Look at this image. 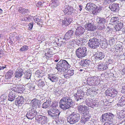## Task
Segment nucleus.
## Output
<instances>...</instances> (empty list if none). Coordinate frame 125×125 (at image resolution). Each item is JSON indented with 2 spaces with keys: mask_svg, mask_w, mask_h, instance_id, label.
I'll list each match as a JSON object with an SVG mask.
<instances>
[{
  "mask_svg": "<svg viewBox=\"0 0 125 125\" xmlns=\"http://www.w3.org/2000/svg\"><path fill=\"white\" fill-rule=\"evenodd\" d=\"M57 105L58 104L57 103L55 102H52V104L50 106L51 107L53 108L57 106Z\"/></svg>",
  "mask_w": 125,
  "mask_h": 125,
  "instance_id": "obj_55",
  "label": "nucleus"
},
{
  "mask_svg": "<svg viewBox=\"0 0 125 125\" xmlns=\"http://www.w3.org/2000/svg\"><path fill=\"white\" fill-rule=\"evenodd\" d=\"M46 117L40 115H37L36 116V120L42 125L45 124L47 122Z\"/></svg>",
  "mask_w": 125,
  "mask_h": 125,
  "instance_id": "obj_11",
  "label": "nucleus"
},
{
  "mask_svg": "<svg viewBox=\"0 0 125 125\" xmlns=\"http://www.w3.org/2000/svg\"><path fill=\"white\" fill-rule=\"evenodd\" d=\"M111 3L110 0H104V3L105 4H109Z\"/></svg>",
  "mask_w": 125,
  "mask_h": 125,
  "instance_id": "obj_62",
  "label": "nucleus"
},
{
  "mask_svg": "<svg viewBox=\"0 0 125 125\" xmlns=\"http://www.w3.org/2000/svg\"><path fill=\"white\" fill-rule=\"evenodd\" d=\"M123 24L122 22H119L118 23H117L116 25V26L117 28L116 30H117L118 31L120 30V29H121L123 27Z\"/></svg>",
  "mask_w": 125,
  "mask_h": 125,
  "instance_id": "obj_45",
  "label": "nucleus"
},
{
  "mask_svg": "<svg viewBox=\"0 0 125 125\" xmlns=\"http://www.w3.org/2000/svg\"><path fill=\"white\" fill-rule=\"evenodd\" d=\"M81 37L82 44L83 45H85L88 41L87 38L86 37H83V38Z\"/></svg>",
  "mask_w": 125,
  "mask_h": 125,
  "instance_id": "obj_46",
  "label": "nucleus"
},
{
  "mask_svg": "<svg viewBox=\"0 0 125 125\" xmlns=\"http://www.w3.org/2000/svg\"><path fill=\"white\" fill-rule=\"evenodd\" d=\"M69 67V65L67 62L65 60H63V72H65Z\"/></svg>",
  "mask_w": 125,
  "mask_h": 125,
  "instance_id": "obj_30",
  "label": "nucleus"
},
{
  "mask_svg": "<svg viewBox=\"0 0 125 125\" xmlns=\"http://www.w3.org/2000/svg\"><path fill=\"white\" fill-rule=\"evenodd\" d=\"M119 19L117 17H113L111 18L110 21L112 24L115 25L119 22L118 21Z\"/></svg>",
  "mask_w": 125,
  "mask_h": 125,
  "instance_id": "obj_35",
  "label": "nucleus"
},
{
  "mask_svg": "<svg viewBox=\"0 0 125 125\" xmlns=\"http://www.w3.org/2000/svg\"><path fill=\"white\" fill-rule=\"evenodd\" d=\"M77 108L78 112L80 113H83L84 114L86 113L87 112H89V107L85 105H78Z\"/></svg>",
  "mask_w": 125,
  "mask_h": 125,
  "instance_id": "obj_9",
  "label": "nucleus"
},
{
  "mask_svg": "<svg viewBox=\"0 0 125 125\" xmlns=\"http://www.w3.org/2000/svg\"><path fill=\"white\" fill-rule=\"evenodd\" d=\"M122 115V117L124 118L125 117V110L124 111V110H121L120 111V114Z\"/></svg>",
  "mask_w": 125,
  "mask_h": 125,
  "instance_id": "obj_56",
  "label": "nucleus"
},
{
  "mask_svg": "<svg viewBox=\"0 0 125 125\" xmlns=\"http://www.w3.org/2000/svg\"><path fill=\"white\" fill-rule=\"evenodd\" d=\"M33 24L32 23H30L28 25V28L30 29H31L32 28Z\"/></svg>",
  "mask_w": 125,
  "mask_h": 125,
  "instance_id": "obj_59",
  "label": "nucleus"
},
{
  "mask_svg": "<svg viewBox=\"0 0 125 125\" xmlns=\"http://www.w3.org/2000/svg\"><path fill=\"white\" fill-rule=\"evenodd\" d=\"M48 78L52 82H55L58 80V78L55 74H49Z\"/></svg>",
  "mask_w": 125,
  "mask_h": 125,
  "instance_id": "obj_28",
  "label": "nucleus"
},
{
  "mask_svg": "<svg viewBox=\"0 0 125 125\" xmlns=\"http://www.w3.org/2000/svg\"><path fill=\"white\" fill-rule=\"evenodd\" d=\"M40 101L36 98L33 99L31 101V104L32 107L36 108L38 107H39Z\"/></svg>",
  "mask_w": 125,
  "mask_h": 125,
  "instance_id": "obj_18",
  "label": "nucleus"
},
{
  "mask_svg": "<svg viewBox=\"0 0 125 125\" xmlns=\"http://www.w3.org/2000/svg\"><path fill=\"white\" fill-rule=\"evenodd\" d=\"M91 61L90 60L85 59L82 60L80 62V64L82 66H87L90 64Z\"/></svg>",
  "mask_w": 125,
  "mask_h": 125,
  "instance_id": "obj_23",
  "label": "nucleus"
},
{
  "mask_svg": "<svg viewBox=\"0 0 125 125\" xmlns=\"http://www.w3.org/2000/svg\"><path fill=\"white\" fill-rule=\"evenodd\" d=\"M84 94L81 91L78 90L77 92L74 95L75 100L79 99H80L81 97L83 98L84 96Z\"/></svg>",
  "mask_w": 125,
  "mask_h": 125,
  "instance_id": "obj_21",
  "label": "nucleus"
},
{
  "mask_svg": "<svg viewBox=\"0 0 125 125\" xmlns=\"http://www.w3.org/2000/svg\"><path fill=\"white\" fill-rule=\"evenodd\" d=\"M99 103L96 101H93L91 107L93 108L94 109L98 107L99 106Z\"/></svg>",
  "mask_w": 125,
  "mask_h": 125,
  "instance_id": "obj_41",
  "label": "nucleus"
},
{
  "mask_svg": "<svg viewBox=\"0 0 125 125\" xmlns=\"http://www.w3.org/2000/svg\"><path fill=\"white\" fill-rule=\"evenodd\" d=\"M117 92V91L113 90V91H112L111 94H110V96L113 97H115L116 95Z\"/></svg>",
  "mask_w": 125,
  "mask_h": 125,
  "instance_id": "obj_50",
  "label": "nucleus"
},
{
  "mask_svg": "<svg viewBox=\"0 0 125 125\" xmlns=\"http://www.w3.org/2000/svg\"><path fill=\"white\" fill-rule=\"evenodd\" d=\"M99 37H100V42H102L101 45L102 47L104 48H106L107 47V44L106 41H104V40L103 39H104V37L103 36H99Z\"/></svg>",
  "mask_w": 125,
  "mask_h": 125,
  "instance_id": "obj_31",
  "label": "nucleus"
},
{
  "mask_svg": "<svg viewBox=\"0 0 125 125\" xmlns=\"http://www.w3.org/2000/svg\"><path fill=\"white\" fill-rule=\"evenodd\" d=\"M123 50L122 46L120 44H117L116 46L115 51L117 52H120Z\"/></svg>",
  "mask_w": 125,
  "mask_h": 125,
  "instance_id": "obj_37",
  "label": "nucleus"
},
{
  "mask_svg": "<svg viewBox=\"0 0 125 125\" xmlns=\"http://www.w3.org/2000/svg\"><path fill=\"white\" fill-rule=\"evenodd\" d=\"M109 8L112 11L116 12L118 11L119 9L118 5L117 3L110 4Z\"/></svg>",
  "mask_w": 125,
  "mask_h": 125,
  "instance_id": "obj_16",
  "label": "nucleus"
},
{
  "mask_svg": "<svg viewBox=\"0 0 125 125\" xmlns=\"http://www.w3.org/2000/svg\"><path fill=\"white\" fill-rule=\"evenodd\" d=\"M73 71L74 70L72 69H71L68 70H67L65 72H63L64 73H63V75L64 78L67 79L74 74Z\"/></svg>",
  "mask_w": 125,
  "mask_h": 125,
  "instance_id": "obj_15",
  "label": "nucleus"
},
{
  "mask_svg": "<svg viewBox=\"0 0 125 125\" xmlns=\"http://www.w3.org/2000/svg\"><path fill=\"white\" fill-rule=\"evenodd\" d=\"M112 91L110 89L109 90H106V91L105 93L106 95L110 96V94H111Z\"/></svg>",
  "mask_w": 125,
  "mask_h": 125,
  "instance_id": "obj_57",
  "label": "nucleus"
},
{
  "mask_svg": "<svg viewBox=\"0 0 125 125\" xmlns=\"http://www.w3.org/2000/svg\"><path fill=\"white\" fill-rule=\"evenodd\" d=\"M94 4L90 2L88 3L87 4L85 9L87 10L88 11L90 12H93L94 11Z\"/></svg>",
  "mask_w": 125,
  "mask_h": 125,
  "instance_id": "obj_19",
  "label": "nucleus"
},
{
  "mask_svg": "<svg viewBox=\"0 0 125 125\" xmlns=\"http://www.w3.org/2000/svg\"><path fill=\"white\" fill-rule=\"evenodd\" d=\"M40 72V71H37L38 74L41 77L43 75V74Z\"/></svg>",
  "mask_w": 125,
  "mask_h": 125,
  "instance_id": "obj_64",
  "label": "nucleus"
},
{
  "mask_svg": "<svg viewBox=\"0 0 125 125\" xmlns=\"http://www.w3.org/2000/svg\"><path fill=\"white\" fill-rule=\"evenodd\" d=\"M73 102L69 98L66 96L63 97V110H66L72 106Z\"/></svg>",
  "mask_w": 125,
  "mask_h": 125,
  "instance_id": "obj_4",
  "label": "nucleus"
},
{
  "mask_svg": "<svg viewBox=\"0 0 125 125\" xmlns=\"http://www.w3.org/2000/svg\"><path fill=\"white\" fill-rule=\"evenodd\" d=\"M29 17H25L24 18L22 19L23 21H25L26 22H27L29 20Z\"/></svg>",
  "mask_w": 125,
  "mask_h": 125,
  "instance_id": "obj_61",
  "label": "nucleus"
},
{
  "mask_svg": "<svg viewBox=\"0 0 125 125\" xmlns=\"http://www.w3.org/2000/svg\"><path fill=\"white\" fill-rule=\"evenodd\" d=\"M79 38H80L79 39H78V38H77V39L76 40V41L75 40V41H74V42H75V43L78 45H79L82 44L81 42H81V37H80Z\"/></svg>",
  "mask_w": 125,
  "mask_h": 125,
  "instance_id": "obj_53",
  "label": "nucleus"
},
{
  "mask_svg": "<svg viewBox=\"0 0 125 125\" xmlns=\"http://www.w3.org/2000/svg\"><path fill=\"white\" fill-rule=\"evenodd\" d=\"M78 104H81L84 101V99L82 97H81L80 99H79L75 100Z\"/></svg>",
  "mask_w": 125,
  "mask_h": 125,
  "instance_id": "obj_54",
  "label": "nucleus"
},
{
  "mask_svg": "<svg viewBox=\"0 0 125 125\" xmlns=\"http://www.w3.org/2000/svg\"><path fill=\"white\" fill-rule=\"evenodd\" d=\"M74 40H73L72 41H70L69 42H67L66 43L65 42V43H66L67 45H68L69 47H71L72 46H73V45L74 43Z\"/></svg>",
  "mask_w": 125,
  "mask_h": 125,
  "instance_id": "obj_51",
  "label": "nucleus"
},
{
  "mask_svg": "<svg viewBox=\"0 0 125 125\" xmlns=\"http://www.w3.org/2000/svg\"><path fill=\"white\" fill-rule=\"evenodd\" d=\"M11 89L12 90L11 91H13L16 93H21L22 92L21 89L20 88L18 87H13Z\"/></svg>",
  "mask_w": 125,
  "mask_h": 125,
  "instance_id": "obj_38",
  "label": "nucleus"
},
{
  "mask_svg": "<svg viewBox=\"0 0 125 125\" xmlns=\"http://www.w3.org/2000/svg\"><path fill=\"white\" fill-rule=\"evenodd\" d=\"M94 11L93 12V14L94 15H97L98 13L100 12L102 10L103 7L102 6L97 4L94 5Z\"/></svg>",
  "mask_w": 125,
  "mask_h": 125,
  "instance_id": "obj_17",
  "label": "nucleus"
},
{
  "mask_svg": "<svg viewBox=\"0 0 125 125\" xmlns=\"http://www.w3.org/2000/svg\"><path fill=\"white\" fill-rule=\"evenodd\" d=\"M93 101L91 99H87L85 101L86 104L88 106L91 107Z\"/></svg>",
  "mask_w": 125,
  "mask_h": 125,
  "instance_id": "obj_42",
  "label": "nucleus"
},
{
  "mask_svg": "<svg viewBox=\"0 0 125 125\" xmlns=\"http://www.w3.org/2000/svg\"><path fill=\"white\" fill-rule=\"evenodd\" d=\"M62 98L61 99L60 102H59L60 107L62 109Z\"/></svg>",
  "mask_w": 125,
  "mask_h": 125,
  "instance_id": "obj_60",
  "label": "nucleus"
},
{
  "mask_svg": "<svg viewBox=\"0 0 125 125\" xmlns=\"http://www.w3.org/2000/svg\"><path fill=\"white\" fill-rule=\"evenodd\" d=\"M72 21V20L70 18L68 17H66V18H64L63 21V25H65V26H67L70 24Z\"/></svg>",
  "mask_w": 125,
  "mask_h": 125,
  "instance_id": "obj_32",
  "label": "nucleus"
},
{
  "mask_svg": "<svg viewBox=\"0 0 125 125\" xmlns=\"http://www.w3.org/2000/svg\"><path fill=\"white\" fill-rule=\"evenodd\" d=\"M28 49V46L26 45H24L20 48V51L22 52H24L27 51Z\"/></svg>",
  "mask_w": 125,
  "mask_h": 125,
  "instance_id": "obj_47",
  "label": "nucleus"
},
{
  "mask_svg": "<svg viewBox=\"0 0 125 125\" xmlns=\"http://www.w3.org/2000/svg\"><path fill=\"white\" fill-rule=\"evenodd\" d=\"M18 96L17 94L13 91H10L8 96V100L11 102L13 101Z\"/></svg>",
  "mask_w": 125,
  "mask_h": 125,
  "instance_id": "obj_12",
  "label": "nucleus"
},
{
  "mask_svg": "<svg viewBox=\"0 0 125 125\" xmlns=\"http://www.w3.org/2000/svg\"><path fill=\"white\" fill-rule=\"evenodd\" d=\"M57 57V56L56 55H55L54 58V60L55 62H57L59 60V59H56V57Z\"/></svg>",
  "mask_w": 125,
  "mask_h": 125,
  "instance_id": "obj_63",
  "label": "nucleus"
},
{
  "mask_svg": "<svg viewBox=\"0 0 125 125\" xmlns=\"http://www.w3.org/2000/svg\"><path fill=\"white\" fill-rule=\"evenodd\" d=\"M95 57L98 59L100 60H101L102 59L104 58L105 55L103 52H97L95 54Z\"/></svg>",
  "mask_w": 125,
  "mask_h": 125,
  "instance_id": "obj_33",
  "label": "nucleus"
},
{
  "mask_svg": "<svg viewBox=\"0 0 125 125\" xmlns=\"http://www.w3.org/2000/svg\"><path fill=\"white\" fill-rule=\"evenodd\" d=\"M60 113V112L58 109L54 108L50 109L48 111L49 115H50L53 119L58 118Z\"/></svg>",
  "mask_w": 125,
  "mask_h": 125,
  "instance_id": "obj_7",
  "label": "nucleus"
},
{
  "mask_svg": "<svg viewBox=\"0 0 125 125\" xmlns=\"http://www.w3.org/2000/svg\"><path fill=\"white\" fill-rule=\"evenodd\" d=\"M80 119V114L75 112L72 113L68 117L67 120L70 124H73L77 122Z\"/></svg>",
  "mask_w": 125,
  "mask_h": 125,
  "instance_id": "obj_2",
  "label": "nucleus"
},
{
  "mask_svg": "<svg viewBox=\"0 0 125 125\" xmlns=\"http://www.w3.org/2000/svg\"><path fill=\"white\" fill-rule=\"evenodd\" d=\"M36 108H30L29 111L28 112L26 115V117L29 119H32L36 115H38V113Z\"/></svg>",
  "mask_w": 125,
  "mask_h": 125,
  "instance_id": "obj_6",
  "label": "nucleus"
},
{
  "mask_svg": "<svg viewBox=\"0 0 125 125\" xmlns=\"http://www.w3.org/2000/svg\"><path fill=\"white\" fill-rule=\"evenodd\" d=\"M106 22V20L103 18H98L96 20V24H99L103 25Z\"/></svg>",
  "mask_w": 125,
  "mask_h": 125,
  "instance_id": "obj_27",
  "label": "nucleus"
},
{
  "mask_svg": "<svg viewBox=\"0 0 125 125\" xmlns=\"http://www.w3.org/2000/svg\"><path fill=\"white\" fill-rule=\"evenodd\" d=\"M114 117V115L112 113H108L102 115V120L103 121L110 122H114L113 118Z\"/></svg>",
  "mask_w": 125,
  "mask_h": 125,
  "instance_id": "obj_5",
  "label": "nucleus"
},
{
  "mask_svg": "<svg viewBox=\"0 0 125 125\" xmlns=\"http://www.w3.org/2000/svg\"><path fill=\"white\" fill-rule=\"evenodd\" d=\"M85 31L83 27L80 26H78L76 29L75 33L76 38L80 37L82 36V35L83 34Z\"/></svg>",
  "mask_w": 125,
  "mask_h": 125,
  "instance_id": "obj_10",
  "label": "nucleus"
},
{
  "mask_svg": "<svg viewBox=\"0 0 125 125\" xmlns=\"http://www.w3.org/2000/svg\"><path fill=\"white\" fill-rule=\"evenodd\" d=\"M51 102L52 101L50 99L47 100L46 102L42 104V108L44 109H46L48 107L51 105Z\"/></svg>",
  "mask_w": 125,
  "mask_h": 125,
  "instance_id": "obj_26",
  "label": "nucleus"
},
{
  "mask_svg": "<svg viewBox=\"0 0 125 125\" xmlns=\"http://www.w3.org/2000/svg\"><path fill=\"white\" fill-rule=\"evenodd\" d=\"M125 104V95L122 96L119 100L118 103L117 104L118 106H122Z\"/></svg>",
  "mask_w": 125,
  "mask_h": 125,
  "instance_id": "obj_29",
  "label": "nucleus"
},
{
  "mask_svg": "<svg viewBox=\"0 0 125 125\" xmlns=\"http://www.w3.org/2000/svg\"><path fill=\"white\" fill-rule=\"evenodd\" d=\"M76 56L79 58H82L87 54L86 48L85 47H80L76 51Z\"/></svg>",
  "mask_w": 125,
  "mask_h": 125,
  "instance_id": "obj_3",
  "label": "nucleus"
},
{
  "mask_svg": "<svg viewBox=\"0 0 125 125\" xmlns=\"http://www.w3.org/2000/svg\"><path fill=\"white\" fill-rule=\"evenodd\" d=\"M16 101H17V105L19 106H21L22 104H23L24 99L22 96H18L16 98Z\"/></svg>",
  "mask_w": 125,
  "mask_h": 125,
  "instance_id": "obj_25",
  "label": "nucleus"
},
{
  "mask_svg": "<svg viewBox=\"0 0 125 125\" xmlns=\"http://www.w3.org/2000/svg\"><path fill=\"white\" fill-rule=\"evenodd\" d=\"M23 74V70L21 68H18L15 71L14 73V78L16 80H18L17 82H19L21 80V78Z\"/></svg>",
  "mask_w": 125,
  "mask_h": 125,
  "instance_id": "obj_8",
  "label": "nucleus"
},
{
  "mask_svg": "<svg viewBox=\"0 0 125 125\" xmlns=\"http://www.w3.org/2000/svg\"><path fill=\"white\" fill-rule=\"evenodd\" d=\"M100 39L94 37L89 39L88 42L89 46L91 49H95L98 48L100 44Z\"/></svg>",
  "mask_w": 125,
  "mask_h": 125,
  "instance_id": "obj_1",
  "label": "nucleus"
},
{
  "mask_svg": "<svg viewBox=\"0 0 125 125\" xmlns=\"http://www.w3.org/2000/svg\"><path fill=\"white\" fill-rule=\"evenodd\" d=\"M73 31L72 30H71L68 31L65 34L64 36V38L63 39V40H66V39H70V38L72 37L73 36Z\"/></svg>",
  "mask_w": 125,
  "mask_h": 125,
  "instance_id": "obj_24",
  "label": "nucleus"
},
{
  "mask_svg": "<svg viewBox=\"0 0 125 125\" xmlns=\"http://www.w3.org/2000/svg\"><path fill=\"white\" fill-rule=\"evenodd\" d=\"M33 19L35 22L37 23L38 25L40 24L42 21V20L39 19L36 17H34L33 18Z\"/></svg>",
  "mask_w": 125,
  "mask_h": 125,
  "instance_id": "obj_48",
  "label": "nucleus"
},
{
  "mask_svg": "<svg viewBox=\"0 0 125 125\" xmlns=\"http://www.w3.org/2000/svg\"><path fill=\"white\" fill-rule=\"evenodd\" d=\"M85 27L89 31H94L96 29V27L95 26L92 24L91 23H89L85 25Z\"/></svg>",
  "mask_w": 125,
  "mask_h": 125,
  "instance_id": "obj_20",
  "label": "nucleus"
},
{
  "mask_svg": "<svg viewBox=\"0 0 125 125\" xmlns=\"http://www.w3.org/2000/svg\"><path fill=\"white\" fill-rule=\"evenodd\" d=\"M13 73L12 72H8L6 74L5 78L6 79H10L13 75Z\"/></svg>",
  "mask_w": 125,
  "mask_h": 125,
  "instance_id": "obj_43",
  "label": "nucleus"
},
{
  "mask_svg": "<svg viewBox=\"0 0 125 125\" xmlns=\"http://www.w3.org/2000/svg\"><path fill=\"white\" fill-rule=\"evenodd\" d=\"M97 79V77H88L86 81L87 84L90 86L95 85L96 84L95 80Z\"/></svg>",
  "mask_w": 125,
  "mask_h": 125,
  "instance_id": "obj_14",
  "label": "nucleus"
},
{
  "mask_svg": "<svg viewBox=\"0 0 125 125\" xmlns=\"http://www.w3.org/2000/svg\"><path fill=\"white\" fill-rule=\"evenodd\" d=\"M31 73L30 71H26L24 74V78L27 79H30L31 76Z\"/></svg>",
  "mask_w": 125,
  "mask_h": 125,
  "instance_id": "obj_39",
  "label": "nucleus"
},
{
  "mask_svg": "<svg viewBox=\"0 0 125 125\" xmlns=\"http://www.w3.org/2000/svg\"><path fill=\"white\" fill-rule=\"evenodd\" d=\"M28 89L30 91H33L34 89L35 85L34 83H29L27 84Z\"/></svg>",
  "mask_w": 125,
  "mask_h": 125,
  "instance_id": "obj_44",
  "label": "nucleus"
},
{
  "mask_svg": "<svg viewBox=\"0 0 125 125\" xmlns=\"http://www.w3.org/2000/svg\"><path fill=\"white\" fill-rule=\"evenodd\" d=\"M81 118V123H85V122L89 120V119L91 117V115L89 113L87 112L86 113L83 114Z\"/></svg>",
  "mask_w": 125,
  "mask_h": 125,
  "instance_id": "obj_13",
  "label": "nucleus"
},
{
  "mask_svg": "<svg viewBox=\"0 0 125 125\" xmlns=\"http://www.w3.org/2000/svg\"><path fill=\"white\" fill-rule=\"evenodd\" d=\"M37 82L38 86L40 88H42L45 85L44 82L42 80H40L38 81H37Z\"/></svg>",
  "mask_w": 125,
  "mask_h": 125,
  "instance_id": "obj_36",
  "label": "nucleus"
},
{
  "mask_svg": "<svg viewBox=\"0 0 125 125\" xmlns=\"http://www.w3.org/2000/svg\"><path fill=\"white\" fill-rule=\"evenodd\" d=\"M7 98V96L4 94L0 96V102L6 101Z\"/></svg>",
  "mask_w": 125,
  "mask_h": 125,
  "instance_id": "obj_49",
  "label": "nucleus"
},
{
  "mask_svg": "<svg viewBox=\"0 0 125 125\" xmlns=\"http://www.w3.org/2000/svg\"><path fill=\"white\" fill-rule=\"evenodd\" d=\"M62 60H61L60 61L58 62L57 65V69L58 71L61 72L62 71Z\"/></svg>",
  "mask_w": 125,
  "mask_h": 125,
  "instance_id": "obj_34",
  "label": "nucleus"
},
{
  "mask_svg": "<svg viewBox=\"0 0 125 125\" xmlns=\"http://www.w3.org/2000/svg\"><path fill=\"white\" fill-rule=\"evenodd\" d=\"M98 65V68L101 71L106 70L107 68V64L104 62H100Z\"/></svg>",
  "mask_w": 125,
  "mask_h": 125,
  "instance_id": "obj_22",
  "label": "nucleus"
},
{
  "mask_svg": "<svg viewBox=\"0 0 125 125\" xmlns=\"http://www.w3.org/2000/svg\"><path fill=\"white\" fill-rule=\"evenodd\" d=\"M104 125H114V124L113 123V122L112 123V122H106Z\"/></svg>",
  "mask_w": 125,
  "mask_h": 125,
  "instance_id": "obj_58",
  "label": "nucleus"
},
{
  "mask_svg": "<svg viewBox=\"0 0 125 125\" xmlns=\"http://www.w3.org/2000/svg\"><path fill=\"white\" fill-rule=\"evenodd\" d=\"M96 25L97 26V28L99 30H102L104 28L105 26L104 24L103 25L102 24H96Z\"/></svg>",
  "mask_w": 125,
  "mask_h": 125,
  "instance_id": "obj_52",
  "label": "nucleus"
},
{
  "mask_svg": "<svg viewBox=\"0 0 125 125\" xmlns=\"http://www.w3.org/2000/svg\"><path fill=\"white\" fill-rule=\"evenodd\" d=\"M19 11L22 14H24L26 13H28L29 12V10L28 9L22 8V7H20L19 8Z\"/></svg>",
  "mask_w": 125,
  "mask_h": 125,
  "instance_id": "obj_40",
  "label": "nucleus"
}]
</instances>
